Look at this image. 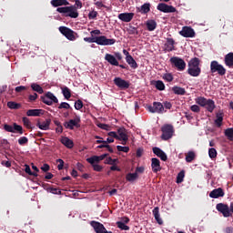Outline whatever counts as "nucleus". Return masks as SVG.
<instances>
[{
	"mask_svg": "<svg viewBox=\"0 0 233 233\" xmlns=\"http://www.w3.org/2000/svg\"><path fill=\"white\" fill-rule=\"evenodd\" d=\"M31 88H32V90H34V92H37L38 94L45 93V90L43 89V87L41 86H39L38 84H32Z\"/></svg>",
	"mask_w": 233,
	"mask_h": 233,
	"instance_id": "42",
	"label": "nucleus"
},
{
	"mask_svg": "<svg viewBox=\"0 0 233 233\" xmlns=\"http://www.w3.org/2000/svg\"><path fill=\"white\" fill-rule=\"evenodd\" d=\"M147 109L151 114H162L163 110H165V106L160 102H154L153 106H147Z\"/></svg>",
	"mask_w": 233,
	"mask_h": 233,
	"instance_id": "13",
	"label": "nucleus"
},
{
	"mask_svg": "<svg viewBox=\"0 0 233 233\" xmlns=\"http://www.w3.org/2000/svg\"><path fill=\"white\" fill-rule=\"evenodd\" d=\"M98 128H101L102 130H110V126L106 125V124H98L97 125Z\"/></svg>",
	"mask_w": 233,
	"mask_h": 233,
	"instance_id": "59",
	"label": "nucleus"
},
{
	"mask_svg": "<svg viewBox=\"0 0 233 233\" xmlns=\"http://www.w3.org/2000/svg\"><path fill=\"white\" fill-rule=\"evenodd\" d=\"M81 117L78 116H76L74 119H70L67 122L64 123L65 128H67L69 130H74V128H79L81 127Z\"/></svg>",
	"mask_w": 233,
	"mask_h": 233,
	"instance_id": "9",
	"label": "nucleus"
},
{
	"mask_svg": "<svg viewBox=\"0 0 233 233\" xmlns=\"http://www.w3.org/2000/svg\"><path fill=\"white\" fill-rule=\"evenodd\" d=\"M95 43H96V45H100V46H108L111 45H115L116 39H108L105 35L95 36Z\"/></svg>",
	"mask_w": 233,
	"mask_h": 233,
	"instance_id": "10",
	"label": "nucleus"
},
{
	"mask_svg": "<svg viewBox=\"0 0 233 233\" xmlns=\"http://www.w3.org/2000/svg\"><path fill=\"white\" fill-rule=\"evenodd\" d=\"M58 30L62 35L68 39V41H76V39H77V33L66 26H60Z\"/></svg>",
	"mask_w": 233,
	"mask_h": 233,
	"instance_id": "7",
	"label": "nucleus"
},
{
	"mask_svg": "<svg viewBox=\"0 0 233 233\" xmlns=\"http://www.w3.org/2000/svg\"><path fill=\"white\" fill-rule=\"evenodd\" d=\"M126 61L131 68H134V69L137 68V62H136V60L134 59V57H132V56L126 57Z\"/></svg>",
	"mask_w": 233,
	"mask_h": 233,
	"instance_id": "34",
	"label": "nucleus"
},
{
	"mask_svg": "<svg viewBox=\"0 0 233 233\" xmlns=\"http://www.w3.org/2000/svg\"><path fill=\"white\" fill-rule=\"evenodd\" d=\"M40 99L42 103H45V105H47L48 106H52L54 103H59L57 96L50 91L46 92L45 96H40Z\"/></svg>",
	"mask_w": 233,
	"mask_h": 233,
	"instance_id": "6",
	"label": "nucleus"
},
{
	"mask_svg": "<svg viewBox=\"0 0 233 233\" xmlns=\"http://www.w3.org/2000/svg\"><path fill=\"white\" fill-rule=\"evenodd\" d=\"M116 161H117V159H114V158L109 157L106 158V165H115Z\"/></svg>",
	"mask_w": 233,
	"mask_h": 233,
	"instance_id": "61",
	"label": "nucleus"
},
{
	"mask_svg": "<svg viewBox=\"0 0 233 233\" xmlns=\"http://www.w3.org/2000/svg\"><path fill=\"white\" fill-rule=\"evenodd\" d=\"M210 74H218L220 76H226L227 68L223 65L219 64L218 60H213L210 62Z\"/></svg>",
	"mask_w": 233,
	"mask_h": 233,
	"instance_id": "4",
	"label": "nucleus"
},
{
	"mask_svg": "<svg viewBox=\"0 0 233 233\" xmlns=\"http://www.w3.org/2000/svg\"><path fill=\"white\" fill-rule=\"evenodd\" d=\"M13 130H14V132H17L20 135L25 134V130L23 129V127L17 125V123L13 124Z\"/></svg>",
	"mask_w": 233,
	"mask_h": 233,
	"instance_id": "43",
	"label": "nucleus"
},
{
	"mask_svg": "<svg viewBox=\"0 0 233 233\" xmlns=\"http://www.w3.org/2000/svg\"><path fill=\"white\" fill-rule=\"evenodd\" d=\"M108 154H104L101 156H93L91 157L86 158L87 163L90 165H94V163H99L100 161H103L105 157H107Z\"/></svg>",
	"mask_w": 233,
	"mask_h": 233,
	"instance_id": "20",
	"label": "nucleus"
},
{
	"mask_svg": "<svg viewBox=\"0 0 233 233\" xmlns=\"http://www.w3.org/2000/svg\"><path fill=\"white\" fill-rule=\"evenodd\" d=\"M56 12L63 14L65 17H71V19H77L79 17V12H77L76 5L58 7Z\"/></svg>",
	"mask_w": 233,
	"mask_h": 233,
	"instance_id": "2",
	"label": "nucleus"
},
{
	"mask_svg": "<svg viewBox=\"0 0 233 233\" xmlns=\"http://www.w3.org/2000/svg\"><path fill=\"white\" fill-rule=\"evenodd\" d=\"M56 162L59 163L57 166L58 170H63V167H65V161L61 158H58Z\"/></svg>",
	"mask_w": 233,
	"mask_h": 233,
	"instance_id": "58",
	"label": "nucleus"
},
{
	"mask_svg": "<svg viewBox=\"0 0 233 233\" xmlns=\"http://www.w3.org/2000/svg\"><path fill=\"white\" fill-rule=\"evenodd\" d=\"M127 32L130 35H139V31H137V28L135 26H129V28L127 29Z\"/></svg>",
	"mask_w": 233,
	"mask_h": 233,
	"instance_id": "48",
	"label": "nucleus"
},
{
	"mask_svg": "<svg viewBox=\"0 0 233 233\" xmlns=\"http://www.w3.org/2000/svg\"><path fill=\"white\" fill-rule=\"evenodd\" d=\"M151 168L154 174H157V172H161V162L158 158L153 157L151 158Z\"/></svg>",
	"mask_w": 233,
	"mask_h": 233,
	"instance_id": "16",
	"label": "nucleus"
},
{
	"mask_svg": "<svg viewBox=\"0 0 233 233\" xmlns=\"http://www.w3.org/2000/svg\"><path fill=\"white\" fill-rule=\"evenodd\" d=\"M179 35H182V37H196V31H194V28L190 26H183L182 30L179 31Z\"/></svg>",
	"mask_w": 233,
	"mask_h": 233,
	"instance_id": "14",
	"label": "nucleus"
},
{
	"mask_svg": "<svg viewBox=\"0 0 233 233\" xmlns=\"http://www.w3.org/2000/svg\"><path fill=\"white\" fill-rule=\"evenodd\" d=\"M105 61H107V63H109V65H112V66H119V62L117 61V58L114 56V55L106 54Z\"/></svg>",
	"mask_w": 233,
	"mask_h": 233,
	"instance_id": "23",
	"label": "nucleus"
},
{
	"mask_svg": "<svg viewBox=\"0 0 233 233\" xmlns=\"http://www.w3.org/2000/svg\"><path fill=\"white\" fill-rule=\"evenodd\" d=\"M169 61L171 65L175 66V68H177V70H178L179 72H183V70L187 68V63L180 57L173 56L170 58Z\"/></svg>",
	"mask_w": 233,
	"mask_h": 233,
	"instance_id": "8",
	"label": "nucleus"
},
{
	"mask_svg": "<svg viewBox=\"0 0 233 233\" xmlns=\"http://www.w3.org/2000/svg\"><path fill=\"white\" fill-rule=\"evenodd\" d=\"M52 123V119L47 118L45 121H37L36 122V127L40 128V130H50V125Z\"/></svg>",
	"mask_w": 233,
	"mask_h": 233,
	"instance_id": "17",
	"label": "nucleus"
},
{
	"mask_svg": "<svg viewBox=\"0 0 233 233\" xmlns=\"http://www.w3.org/2000/svg\"><path fill=\"white\" fill-rule=\"evenodd\" d=\"M113 82H114V85L117 86V88H120V90H127V88H130V82L119 76L115 77Z\"/></svg>",
	"mask_w": 233,
	"mask_h": 233,
	"instance_id": "11",
	"label": "nucleus"
},
{
	"mask_svg": "<svg viewBox=\"0 0 233 233\" xmlns=\"http://www.w3.org/2000/svg\"><path fill=\"white\" fill-rule=\"evenodd\" d=\"M62 94L65 99H70L72 97V91L67 86L61 87Z\"/></svg>",
	"mask_w": 233,
	"mask_h": 233,
	"instance_id": "32",
	"label": "nucleus"
},
{
	"mask_svg": "<svg viewBox=\"0 0 233 233\" xmlns=\"http://www.w3.org/2000/svg\"><path fill=\"white\" fill-rule=\"evenodd\" d=\"M116 226L118 227V228H120V230H130V227L127 226L123 222L117 221Z\"/></svg>",
	"mask_w": 233,
	"mask_h": 233,
	"instance_id": "51",
	"label": "nucleus"
},
{
	"mask_svg": "<svg viewBox=\"0 0 233 233\" xmlns=\"http://www.w3.org/2000/svg\"><path fill=\"white\" fill-rule=\"evenodd\" d=\"M118 138L117 141H128V135L125 127H119L117 129Z\"/></svg>",
	"mask_w": 233,
	"mask_h": 233,
	"instance_id": "22",
	"label": "nucleus"
},
{
	"mask_svg": "<svg viewBox=\"0 0 233 233\" xmlns=\"http://www.w3.org/2000/svg\"><path fill=\"white\" fill-rule=\"evenodd\" d=\"M224 64L228 68H233V53L230 52L224 56Z\"/></svg>",
	"mask_w": 233,
	"mask_h": 233,
	"instance_id": "25",
	"label": "nucleus"
},
{
	"mask_svg": "<svg viewBox=\"0 0 233 233\" xmlns=\"http://www.w3.org/2000/svg\"><path fill=\"white\" fill-rule=\"evenodd\" d=\"M118 19L124 23H130L134 19V13H122L118 15Z\"/></svg>",
	"mask_w": 233,
	"mask_h": 233,
	"instance_id": "21",
	"label": "nucleus"
},
{
	"mask_svg": "<svg viewBox=\"0 0 233 233\" xmlns=\"http://www.w3.org/2000/svg\"><path fill=\"white\" fill-rule=\"evenodd\" d=\"M183 179H185V170H181L177 176V183H183Z\"/></svg>",
	"mask_w": 233,
	"mask_h": 233,
	"instance_id": "46",
	"label": "nucleus"
},
{
	"mask_svg": "<svg viewBox=\"0 0 233 233\" xmlns=\"http://www.w3.org/2000/svg\"><path fill=\"white\" fill-rule=\"evenodd\" d=\"M7 106L11 110H19V108H21V104L14 102V101H9V102H7Z\"/></svg>",
	"mask_w": 233,
	"mask_h": 233,
	"instance_id": "37",
	"label": "nucleus"
},
{
	"mask_svg": "<svg viewBox=\"0 0 233 233\" xmlns=\"http://www.w3.org/2000/svg\"><path fill=\"white\" fill-rule=\"evenodd\" d=\"M91 166L93 167V170H95V172H101V170H103V167L99 164L93 163Z\"/></svg>",
	"mask_w": 233,
	"mask_h": 233,
	"instance_id": "55",
	"label": "nucleus"
},
{
	"mask_svg": "<svg viewBox=\"0 0 233 233\" xmlns=\"http://www.w3.org/2000/svg\"><path fill=\"white\" fill-rule=\"evenodd\" d=\"M146 26L148 32H154L156 28H157V23L156 20H147L146 23Z\"/></svg>",
	"mask_w": 233,
	"mask_h": 233,
	"instance_id": "28",
	"label": "nucleus"
},
{
	"mask_svg": "<svg viewBox=\"0 0 233 233\" xmlns=\"http://www.w3.org/2000/svg\"><path fill=\"white\" fill-rule=\"evenodd\" d=\"M172 92L176 94V96H185V94H187V90H185L184 87H179L177 86L172 87Z\"/></svg>",
	"mask_w": 233,
	"mask_h": 233,
	"instance_id": "31",
	"label": "nucleus"
},
{
	"mask_svg": "<svg viewBox=\"0 0 233 233\" xmlns=\"http://www.w3.org/2000/svg\"><path fill=\"white\" fill-rule=\"evenodd\" d=\"M116 150H118V152H125L126 154H127V152H130V147L116 146Z\"/></svg>",
	"mask_w": 233,
	"mask_h": 233,
	"instance_id": "53",
	"label": "nucleus"
},
{
	"mask_svg": "<svg viewBox=\"0 0 233 233\" xmlns=\"http://www.w3.org/2000/svg\"><path fill=\"white\" fill-rule=\"evenodd\" d=\"M18 144L21 147H25V145L28 144V137H22L18 139Z\"/></svg>",
	"mask_w": 233,
	"mask_h": 233,
	"instance_id": "52",
	"label": "nucleus"
},
{
	"mask_svg": "<svg viewBox=\"0 0 233 233\" xmlns=\"http://www.w3.org/2000/svg\"><path fill=\"white\" fill-rule=\"evenodd\" d=\"M15 92H16L17 94H19V93H21V92H24V90H26V86H16V87L15 88Z\"/></svg>",
	"mask_w": 233,
	"mask_h": 233,
	"instance_id": "62",
	"label": "nucleus"
},
{
	"mask_svg": "<svg viewBox=\"0 0 233 233\" xmlns=\"http://www.w3.org/2000/svg\"><path fill=\"white\" fill-rule=\"evenodd\" d=\"M161 139H163V141H168V139H172V136H174V126L166 124L161 127Z\"/></svg>",
	"mask_w": 233,
	"mask_h": 233,
	"instance_id": "5",
	"label": "nucleus"
},
{
	"mask_svg": "<svg viewBox=\"0 0 233 233\" xmlns=\"http://www.w3.org/2000/svg\"><path fill=\"white\" fill-rule=\"evenodd\" d=\"M137 177H139V176L137 175V173H128V174L126 176L127 181H129L130 183L136 181V179H137Z\"/></svg>",
	"mask_w": 233,
	"mask_h": 233,
	"instance_id": "40",
	"label": "nucleus"
},
{
	"mask_svg": "<svg viewBox=\"0 0 233 233\" xmlns=\"http://www.w3.org/2000/svg\"><path fill=\"white\" fill-rule=\"evenodd\" d=\"M22 121L24 123V126H25L29 130H34V127H32V122L30 121V119L26 116H24L22 118Z\"/></svg>",
	"mask_w": 233,
	"mask_h": 233,
	"instance_id": "41",
	"label": "nucleus"
},
{
	"mask_svg": "<svg viewBox=\"0 0 233 233\" xmlns=\"http://www.w3.org/2000/svg\"><path fill=\"white\" fill-rule=\"evenodd\" d=\"M96 145H101V143H104V145H108L110 143H114V138L107 137L106 140H96Z\"/></svg>",
	"mask_w": 233,
	"mask_h": 233,
	"instance_id": "49",
	"label": "nucleus"
},
{
	"mask_svg": "<svg viewBox=\"0 0 233 233\" xmlns=\"http://www.w3.org/2000/svg\"><path fill=\"white\" fill-rule=\"evenodd\" d=\"M37 97H38L37 93H34L33 95H29L28 99H29L30 103H32V102L35 101V99H37Z\"/></svg>",
	"mask_w": 233,
	"mask_h": 233,
	"instance_id": "64",
	"label": "nucleus"
},
{
	"mask_svg": "<svg viewBox=\"0 0 233 233\" xmlns=\"http://www.w3.org/2000/svg\"><path fill=\"white\" fill-rule=\"evenodd\" d=\"M200 63L201 60H199V58H192L188 62L187 74L192 77H199V76L201 75V67H199Z\"/></svg>",
	"mask_w": 233,
	"mask_h": 233,
	"instance_id": "1",
	"label": "nucleus"
},
{
	"mask_svg": "<svg viewBox=\"0 0 233 233\" xmlns=\"http://www.w3.org/2000/svg\"><path fill=\"white\" fill-rule=\"evenodd\" d=\"M176 40L174 38H167L166 43L164 45L165 52H174L176 50Z\"/></svg>",
	"mask_w": 233,
	"mask_h": 233,
	"instance_id": "15",
	"label": "nucleus"
},
{
	"mask_svg": "<svg viewBox=\"0 0 233 233\" xmlns=\"http://www.w3.org/2000/svg\"><path fill=\"white\" fill-rule=\"evenodd\" d=\"M216 208L219 214H222L223 218H232L233 202H230L229 205L225 203H218L216 205Z\"/></svg>",
	"mask_w": 233,
	"mask_h": 233,
	"instance_id": "3",
	"label": "nucleus"
},
{
	"mask_svg": "<svg viewBox=\"0 0 233 233\" xmlns=\"http://www.w3.org/2000/svg\"><path fill=\"white\" fill-rule=\"evenodd\" d=\"M45 114V110L43 109H29L26 112V116L29 117H39Z\"/></svg>",
	"mask_w": 233,
	"mask_h": 233,
	"instance_id": "24",
	"label": "nucleus"
},
{
	"mask_svg": "<svg viewBox=\"0 0 233 233\" xmlns=\"http://www.w3.org/2000/svg\"><path fill=\"white\" fill-rule=\"evenodd\" d=\"M190 110L192 112L198 113V112H200L201 108H199V106H198V105H193V106H191Z\"/></svg>",
	"mask_w": 233,
	"mask_h": 233,
	"instance_id": "63",
	"label": "nucleus"
},
{
	"mask_svg": "<svg viewBox=\"0 0 233 233\" xmlns=\"http://www.w3.org/2000/svg\"><path fill=\"white\" fill-rule=\"evenodd\" d=\"M137 12L140 14H148L150 12V3H145L140 7H137Z\"/></svg>",
	"mask_w": 233,
	"mask_h": 233,
	"instance_id": "27",
	"label": "nucleus"
},
{
	"mask_svg": "<svg viewBox=\"0 0 233 233\" xmlns=\"http://www.w3.org/2000/svg\"><path fill=\"white\" fill-rule=\"evenodd\" d=\"M25 174H28V176H34L35 177H37V173H35V172H32V169H30V166L29 165H27V164H25Z\"/></svg>",
	"mask_w": 233,
	"mask_h": 233,
	"instance_id": "45",
	"label": "nucleus"
},
{
	"mask_svg": "<svg viewBox=\"0 0 233 233\" xmlns=\"http://www.w3.org/2000/svg\"><path fill=\"white\" fill-rule=\"evenodd\" d=\"M97 17V11H91L88 14V19H96Z\"/></svg>",
	"mask_w": 233,
	"mask_h": 233,
	"instance_id": "60",
	"label": "nucleus"
},
{
	"mask_svg": "<svg viewBox=\"0 0 233 233\" xmlns=\"http://www.w3.org/2000/svg\"><path fill=\"white\" fill-rule=\"evenodd\" d=\"M153 216H154L156 221L158 223V225H163V219L161 218V217L159 215V208L158 207L154 208Z\"/></svg>",
	"mask_w": 233,
	"mask_h": 233,
	"instance_id": "29",
	"label": "nucleus"
},
{
	"mask_svg": "<svg viewBox=\"0 0 233 233\" xmlns=\"http://www.w3.org/2000/svg\"><path fill=\"white\" fill-rule=\"evenodd\" d=\"M153 153L155 156H157L162 161H167L168 159V157H167V153L163 151L161 148L155 147H153Z\"/></svg>",
	"mask_w": 233,
	"mask_h": 233,
	"instance_id": "18",
	"label": "nucleus"
},
{
	"mask_svg": "<svg viewBox=\"0 0 233 233\" xmlns=\"http://www.w3.org/2000/svg\"><path fill=\"white\" fill-rule=\"evenodd\" d=\"M224 196H225V191H223V188L221 187L213 189L209 193V198H212L213 199H218V198H223Z\"/></svg>",
	"mask_w": 233,
	"mask_h": 233,
	"instance_id": "19",
	"label": "nucleus"
},
{
	"mask_svg": "<svg viewBox=\"0 0 233 233\" xmlns=\"http://www.w3.org/2000/svg\"><path fill=\"white\" fill-rule=\"evenodd\" d=\"M217 119H215V125L219 128L223 125V113H217Z\"/></svg>",
	"mask_w": 233,
	"mask_h": 233,
	"instance_id": "35",
	"label": "nucleus"
},
{
	"mask_svg": "<svg viewBox=\"0 0 233 233\" xmlns=\"http://www.w3.org/2000/svg\"><path fill=\"white\" fill-rule=\"evenodd\" d=\"M62 108H65L66 110L70 109V104L66 103V102H62L59 106H58V109L62 110Z\"/></svg>",
	"mask_w": 233,
	"mask_h": 233,
	"instance_id": "56",
	"label": "nucleus"
},
{
	"mask_svg": "<svg viewBox=\"0 0 233 233\" xmlns=\"http://www.w3.org/2000/svg\"><path fill=\"white\" fill-rule=\"evenodd\" d=\"M205 106H206L208 112L212 113V112H214V108H216V103L212 99H208V102Z\"/></svg>",
	"mask_w": 233,
	"mask_h": 233,
	"instance_id": "33",
	"label": "nucleus"
},
{
	"mask_svg": "<svg viewBox=\"0 0 233 233\" xmlns=\"http://www.w3.org/2000/svg\"><path fill=\"white\" fill-rule=\"evenodd\" d=\"M196 159V153L194 151H188L186 155L187 163H192Z\"/></svg>",
	"mask_w": 233,
	"mask_h": 233,
	"instance_id": "39",
	"label": "nucleus"
},
{
	"mask_svg": "<svg viewBox=\"0 0 233 233\" xmlns=\"http://www.w3.org/2000/svg\"><path fill=\"white\" fill-rule=\"evenodd\" d=\"M155 86L157 90H160V91L165 90V83H163V81L161 80L156 81Z\"/></svg>",
	"mask_w": 233,
	"mask_h": 233,
	"instance_id": "47",
	"label": "nucleus"
},
{
	"mask_svg": "<svg viewBox=\"0 0 233 233\" xmlns=\"http://www.w3.org/2000/svg\"><path fill=\"white\" fill-rule=\"evenodd\" d=\"M208 156H209L210 159H216L218 157V151L216 150V148H214V147L209 148Z\"/></svg>",
	"mask_w": 233,
	"mask_h": 233,
	"instance_id": "44",
	"label": "nucleus"
},
{
	"mask_svg": "<svg viewBox=\"0 0 233 233\" xmlns=\"http://www.w3.org/2000/svg\"><path fill=\"white\" fill-rule=\"evenodd\" d=\"M163 79L167 81V83H172V81H174V76H172L170 73H166L163 75Z\"/></svg>",
	"mask_w": 233,
	"mask_h": 233,
	"instance_id": "50",
	"label": "nucleus"
},
{
	"mask_svg": "<svg viewBox=\"0 0 233 233\" xmlns=\"http://www.w3.org/2000/svg\"><path fill=\"white\" fill-rule=\"evenodd\" d=\"M197 105H199L200 106H207V103L208 99L203 97V96H198L195 99Z\"/></svg>",
	"mask_w": 233,
	"mask_h": 233,
	"instance_id": "38",
	"label": "nucleus"
},
{
	"mask_svg": "<svg viewBox=\"0 0 233 233\" xmlns=\"http://www.w3.org/2000/svg\"><path fill=\"white\" fill-rule=\"evenodd\" d=\"M224 136L228 139V141H233V127L225 129Z\"/></svg>",
	"mask_w": 233,
	"mask_h": 233,
	"instance_id": "36",
	"label": "nucleus"
},
{
	"mask_svg": "<svg viewBox=\"0 0 233 233\" xmlns=\"http://www.w3.org/2000/svg\"><path fill=\"white\" fill-rule=\"evenodd\" d=\"M61 143H62V145L66 147V148H74V141H72V139H70L66 137H65L61 139Z\"/></svg>",
	"mask_w": 233,
	"mask_h": 233,
	"instance_id": "30",
	"label": "nucleus"
},
{
	"mask_svg": "<svg viewBox=\"0 0 233 233\" xmlns=\"http://www.w3.org/2000/svg\"><path fill=\"white\" fill-rule=\"evenodd\" d=\"M157 9L159 10V12H163L164 14H174V12H177V9L174 7V5H168L165 3L158 4Z\"/></svg>",
	"mask_w": 233,
	"mask_h": 233,
	"instance_id": "12",
	"label": "nucleus"
},
{
	"mask_svg": "<svg viewBox=\"0 0 233 233\" xmlns=\"http://www.w3.org/2000/svg\"><path fill=\"white\" fill-rule=\"evenodd\" d=\"M51 5L54 8H58V6H68L70 3L68 0H51Z\"/></svg>",
	"mask_w": 233,
	"mask_h": 233,
	"instance_id": "26",
	"label": "nucleus"
},
{
	"mask_svg": "<svg viewBox=\"0 0 233 233\" xmlns=\"http://www.w3.org/2000/svg\"><path fill=\"white\" fill-rule=\"evenodd\" d=\"M4 130H5V132H11L12 134H15V131H14V127L8 124L4 125Z\"/></svg>",
	"mask_w": 233,
	"mask_h": 233,
	"instance_id": "54",
	"label": "nucleus"
},
{
	"mask_svg": "<svg viewBox=\"0 0 233 233\" xmlns=\"http://www.w3.org/2000/svg\"><path fill=\"white\" fill-rule=\"evenodd\" d=\"M75 108H76V110H81V108H83V101H81V100H76V102H75Z\"/></svg>",
	"mask_w": 233,
	"mask_h": 233,
	"instance_id": "57",
	"label": "nucleus"
}]
</instances>
